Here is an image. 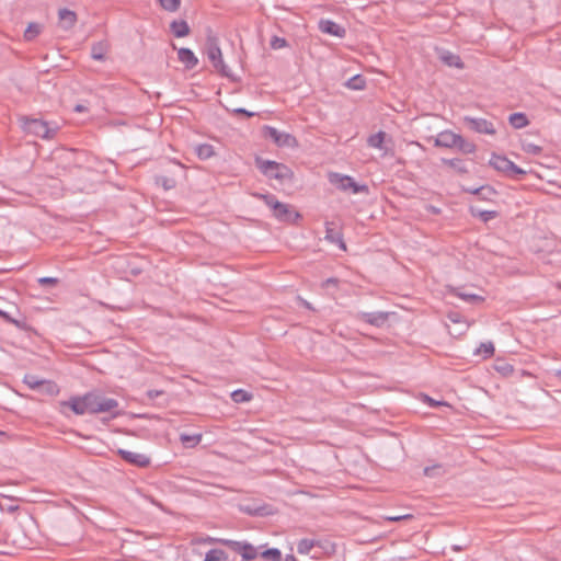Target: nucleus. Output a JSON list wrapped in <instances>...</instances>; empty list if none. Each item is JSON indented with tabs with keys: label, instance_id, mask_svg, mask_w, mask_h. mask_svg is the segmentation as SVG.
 <instances>
[{
	"label": "nucleus",
	"instance_id": "1",
	"mask_svg": "<svg viewBox=\"0 0 561 561\" xmlns=\"http://www.w3.org/2000/svg\"><path fill=\"white\" fill-rule=\"evenodd\" d=\"M254 196L262 199L280 222L297 224L301 219V215L293 206L279 202L273 194L255 193Z\"/></svg>",
	"mask_w": 561,
	"mask_h": 561
},
{
	"label": "nucleus",
	"instance_id": "2",
	"mask_svg": "<svg viewBox=\"0 0 561 561\" xmlns=\"http://www.w3.org/2000/svg\"><path fill=\"white\" fill-rule=\"evenodd\" d=\"M20 123L24 133L42 139L54 138L58 130V126L56 124H51L41 118L22 116L20 118Z\"/></svg>",
	"mask_w": 561,
	"mask_h": 561
},
{
	"label": "nucleus",
	"instance_id": "3",
	"mask_svg": "<svg viewBox=\"0 0 561 561\" xmlns=\"http://www.w3.org/2000/svg\"><path fill=\"white\" fill-rule=\"evenodd\" d=\"M255 163L257 169L268 179H275L284 183L290 182L294 178L291 169L284 163L273 160H263L261 158H256Z\"/></svg>",
	"mask_w": 561,
	"mask_h": 561
},
{
	"label": "nucleus",
	"instance_id": "4",
	"mask_svg": "<svg viewBox=\"0 0 561 561\" xmlns=\"http://www.w3.org/2000/svg\"><path fill=\"white\" fill-rule=\"evenodd\" d=\"M206 55L214 68L226 78H229L231 81H238L230 71V68L225 64L222 59L221 49L218 44V39L215 36H208L206 41Z\"/></svg>",
	"mask_w": 561,
	"mask_h": 561
},
{
	"label": "nucleus",
	"instance_id": "5",
	"mask_svg": "<svg viewBox=\"0 0 561 561\" xmlns=\"http://www.w3.org/2000/svg\"><path fill=\"white\" fill-rule=\"evenodd\" d=\"M87 401L90 414L111 412L118 407V401L114 398H107L100 392H88Z\"/></svg>",
	"mask_w": 561,
	"mask_h": 561
},
{
	"label": "nucleus",
	"instance_id": "6",
	"mask_svg": "<svg viewBox=\"0 0 561 561\" xmlns=\"http://www.w3.org/2000/svg\"><path fill=\"white\" fill-rule=\"evenodd\" d=\"M330 182L332 184H335L336 187L341 191H352V193L357 194L360 192H366L367 186L366 185H359L357 184L352 176L348 175H342L339 173H332L330 175Z\"/></svg>",
	"mask_w": 561,
	"mask_h": 561
},
{
	"label": "nucleus",
	"instance_id": "7",
	"mask_svg": "<svg viewBox=\"0 0 561 561\" xmlns=\"http://www.w3.org/2000/svg\"><path fill=\"white\" fill-rule=\"evenodd\" d=\"M463 123L469 129L478 134L494 135L496 133L493 123L482 117L465 116Z\"/></svg>",
	"mask_w": 561,
	"mask_h": 561
},
{
	"label": "nucleus",
	"instance_id": "8",
	"mask_svg": "<svg viewBox=\"0 0 561 561\" xmlns=\"http://www.w3.org/2000/svg\"><path fill=\"white\" fill-rule=\"evenodd\" d=\"M264 136L272 139L278 147H293L297 142L293 135L282 133L272 126H264Z\"/></svg>",
	"mask_w": 561,
	"mask_h": 561
},
{
	"label": "nucleus",
	"instance_id": "9",
	"mask_svg": "<svg viewBox=\"0 0 561 561\" xmlns=\"http://www.w3.org/2000/svg\"><path fill=\"white\" fill-rule=\"evenodd\" d=\"M117 454L124 461L133 466L146 468L150 465V458L145 454L134 453L122 448L117 450Z\"/></svg>",
	"mask_w": 561,
	"mask_h": 561
},
{
	"label": "nucleus",
	"instance_id": "10",
	"mask_svg": "<svg viewBox=\"0 0 561 561\" xmlns=\"http://www.w3.org/2000/svg\"><path fill=\"white\" fill-rule=\"evenodd\" d=\"M61 404L70 408L77 415L90 414L87 393L81 397H71L68 401H64Z\"/></svg>",
	"mask_w": 561,
	"mask_h": 561
},
{
	"label": "nucleus",
	"instance_id": "11",
	"mask_svg": "<svg viewBox=\"0 0 561 561\" xmlns=\"http://www.w3.org/2000/svg\"><path fill=\"white\" fill-rule=\"evenodd\" d=\"M319 30L322 33L330 34L339 38H343L346 35V30L342 25L329 19H322L319 21Z\"/></svg>",
	"mask_w": 561,
	"mask_h": 561
},
{
	"label": "nucleus",
	"instance_id": "12",
	"mask_svg": "<svg viewBox=\"0 0 561 561\" xmlns=\"http://www.w3.org/2000/svg\"><path fill=\"white\" fill-rule=\"evenodd\" d=\"M388 316H389L388 312L374 311V312H360L358 314V318L362 321L369 323L371 325L381 327L388 320Z\"/></svg>",
	"mask_w": 561,
	"mask_h": 561
},
{
	"label": "nucleus",
	"instance_id": "13",
	"mask_svg": "<svg viewBox=\"0 0 561 561\" xmlns=\"http://www.w3.org/2000/svg\"><path fill=\"white\" fill-rule=\"evenodd\" d=\"M325 240L336 244L341 250H346V244L343 240V234L340 230L333 227V222H325Z\"/></svg>",
	"mask_w": 561,
	"mask_h": 561
},
{
	"label": "nucleus",
	"instance_id": "14",
	"mask_svg": "<svg viewBox=\"0 0 561 561\" xmlns=\"http://www.w3.org/2000/svg\"><path fill=\"white\" fill-rule=\"evenodd\" d=\"M457 139H460V135L455 134L450 130H445L438 134L435 139L436 147L454 148L457 145Z\"/></svg>",
	"mask_w": 561,
	"mask_h": 561
},
{
	"label": "nucleus",
	"instance_id": "15",
	"mask_svg": "<svg viewBox=\"0 0 561 561\" xmlns=\"http://www.w3.org/2000/svg\"><path fill=\"white\" fill-rule=\"evenodd\" d=\"M489 163L496 171L507 175V173H510V168H512L513 161H511L505 156L492 153Z\"/></svg>",
	"mask_w": 561,
	"mask_h": 561
},
{
	"label": "nucleus",
	"instance_id": "16",
	"mask_svg": "<svg viewBox=\"0 0 561 561\" xmlns=\"http://www.w3.org/2000/svg\"><path fill=\"white\" fill-rule=\"evenodd\" d=\"M58 18L59 25L65 31L71 30L77 22V13L66 8L58 11Z\"/></svg>",
	"mask_w": 561,
	"mask_h": 561
},
{
	"label": "nucleus",
	"instance_id": "17",
	"mask_svg": "<svg viewBox=\"0 0 561 561\" xmlns=\"http://www.w3.org/2000/svg\"><path fill=\"white\" fill-rule=\"evenodd\" d=\"M178 58L188 70L194 69L198 64L197 57L190 48H180L178 50Z\"/></svg>",
	"mask_w": 561,
	"mask_h": 561
},
{
	"label": "nucleus",
	"instance_id": "18",
	"mask_svg": "<svg viewBox=\"0 0 561 561\" xmlns=\"http://www.w3.org/2000/svg\"><path fill=\"white\" fill-rule=\"evenodd\" d=\"M110 45L107 41H100L92 45L91 47V58L94 60L103 61L105 59V55L108 51Z\"/></svg>",
	"mask_w": 561,
	"mask_h": 561
},
{
	"label": "nucleus",
	"instance_id": "19",
	"mask_svg": "<svg viewBox=\"0 0 561 561\" xmlns=\"http://www.w3.org/2000/svg\"><path fill=\"white\" fill-rule=\"evenodd\" d=\"M170 28L175 37H184L190 34V26L184 20H174L170 24Z\"/></svg>",
	"mask_w": 561,
	"mask_h": 561
},
{
	"label": "nucleus",
	"instance_id": "20",
	"mask_svg": "<svg viewBox=\"0 0 561 561\" xmlns=\"http://www.w3.org/2000/svg\"><path fill=\"white\" fill-rule=\"evenodd\" d=\"M440 59L445 65L449 67H455L459 69L463 68V62L461 58L458 55H455L450 51H445L444 54H442Z\"/></svg>",
	"mask_w": 561,
	"mask_h": 561
},
{
	"label": "nucleus",
	"instance_id": "21",
	"mask_svg": "<svg viewBox=\"0 0 561 561\" xmlns=\"http://www.w3.org/2000/svg\"><path fill=\"white\" fill-rule=\"evenodd\" d=\"M38 391H41L43 394L55 397L59 393V387L53 380L43 379Z\"/></svg>",
	"mask_w": 561,
	"mask_h": 561
},
{
	"label": "nucleus",
	"instance_id": "22",
	"mask_svg": "<svg viewBox=\"0 0 561 561\" xmlns=\"http://www.w3.org/2000/svg\"><path fill=\"white\" fill-rule=\"evenodd\" d=\"M447 319L455 323V324H460L461 328L460 330L458 331V334H462L467 331V329L469 328V324L467 323L466 319L463 316H461L459 312L457 311H451L447 314Z\"/></svg>",
	"mask_w": 561,
	"mask_h": 561
},
{
	"label": "nucleus",
	"instance_id": "23",
	"mask_svg": "<svg viewBox=\"0 0 561 561\" xmlns=\"http://www.w3.org/2000/svg\"><path fill=\"white\" fill-rule=\"evenodd\" d=\"M316 546H319L320 547V541L318 540H313V539H308V538H304V539H300L297 543V551L298 553L300 554H308L311 549Z\"/></svg>",
	"mask_w": 561,
	"mask_h": 561
},
{
	"label": "nucleus",
	"instance_id": "24",
	"mask_svg": "<svg viewBox=\"0 0 561 561\" xmlns=\"http://www.w3.org/2000/svg\"><path fill=\"white\" fill-rule=\"evenodd\" d=\"M508 122L516 129L526 127L529 124V121L524 113L511 114L508 117Z\"/></svg>",
	"mask_w": 561,
	"mask_h": 561
},
{
	"label": "nucleus",
	"instance_id": "25",
	"mask_svg": "<svg viewBox=\"0 0 561 561\" xmlns=\"http://www.w3.org/2000/svg\"><path fill=\"white\" fill-rule=\"evenodd\" d=\"M194 151L201 160H207L215 154L214 147L209 144L197 145Z\"/></svg>",
	"mask_w": 561,
	"mask_h": 561
},
{
	"label": "nucleus",
	"instance_id": "26",
	"mask_svg": "<svg viewBox=\"0 0 561 561\" xmlns=\"http://www.w3.org/2000/svg\"><path fill=\"white\" fill-rule=\"evenodd\" d=\"M242 560L243 561H252L260 556L259 549L253 545L245 542L242 545Z\"/></svg>",
	"mask_w": 561,
	"mask_h": 561
},
{
	"label": "nucleus",
	"instance_id": "27",
	"mask_svg": "<svg viewBox=\"0 0 561 561\" xmlns=\"http://www.w3.org/2000/svg\"><path fill=\"white\" fill-rule=\"evenodd\" d=\"M180 440L186 448H193L196 445H198L199 442L202 440V434L190 435V434L183 433L180 435Z\"/></svg>",
	"mask_w": 561,
	"mask_h": 561
},
{
	"label": "nucleus",
	"instance_id": "28",
	"mask_svg": "<svg viewBox=\"0 0 561 561\" xmlns=\"http://www.w3.org/2000/svg\"><path fill=\"white\" fill-rule=\"evenodd\" d=\"M467 192L477 195L480 199H489L492 195L495 194L493 187L489 185L480 186L478 188H468Z\"/></svg>",
	"mask_w": 561,
	"mask_h": 561
},
{
	"label": "nucleus",
	"instance_id": "29",
	"mask_svg": "<svg viewBox=\"0 0 561 561\" xmlns=\"http://www.w3.org/2000/svg\"><path fill=\"white\" fill-rule=\"evenodd\" d=\"M470 213L473 217H479L483 222H488L497 216L495 210H479L474 206L470 207Z\"/></svg>",
	"mask_w": 561,
	"mask_h": 561
},
{
	"label": "nucleus",
	"instance_id": "30",
	"mask_svg": "<svg viewBox=\"0 0 561 561\" xmlns=\"http://www.w3.org/2000/svg\"><path fill=\"white\" fill-rule=\"evenodd\" d=\"M228 553L222 549H210L206 554L204 561H227Z\"/></svg>",
	"mask_w": 561,
	"mask_h": 561
},
{
	"label": "nucleus",
	"instance_id": "31",
	"mask_svg": "<svg viewBox=\"0 0 561 561\" xmlns=\"http://www.w3.org/2000/svg\"><path fill=\"white\" fill-rule=\"evenodd\" d=\"M494 369L504 377L511 376L514 373L513 365L503 359H497L495 362Z\"/></svg>",
	"mask_w": 561,
	"mask_h": 561
},
{
	"label": "nucleus",
	"instance_id": "32",
	"mask_svg": "<svg viewBox=\"0 0 561 561\" xmlns=\"http://www.w3.org/2000/svg\"><path fill=\"white\" fill-rule=\"evenodd\" d=\"M385 137H386L385 131H378L368 137L367 144L371 148L382 149V144L385 141Z\"/></svg>",
	"mask_w": 561,
	"mask_h": 561
},
{
	"label": "nucleus",
	"instance_id": "33",
	"mask_svg": "<svg viewBox=\"0 0 561 561\" xmlns=\"http://www.w3.org/2000/svg\"><path fill=\"white\" fill-rule=\"evenodd\" d=\"M156 183L161 185L165 191L172 190L176 185V180L173 176L168 175H157Z\"/></svg>",
	"mask_w": 561,
	"mask_h": 561
},
{
	"label": "nucleus",
	"instance_id": "34",
	"mask_svg": "<svg viewBox=\"0 0 561 561\" xmlns=\"http://www.w3.org/2000/svg\"><path fill=\"white\" fill-rule=\"evenodd\" d=\"M42 32V25L38 23H30L24 32V39L27 42L33 41Z\"/></svg>",
	"mask_w": 561,
	"mask_h": 561
},
{
	"label": "nucleus",
	"instance_id": "35",
	"mask_svg": "<svg viewBox=\"0 0 561 561\" xmlns=\"http://www.w3.org/2000/svg\"><path fill=\"white\" fill-rule=\"evenodd\" d=\"M454 294L467 302H482L484 300V298L479 295L470 294L459 288L456 289Z\"/></svg>",
	"mask_w": 561,
	"mask_h": 561
},
{
	"label": "nucleus",
	"instance_id": "36",
	"mask_svg": "<svg viewBox=\"0 0 561 561\" xmlns=\"http://www.w3.org/2000/svg\"><path fill=\"white\" fill-rule=\"evenodd\" d=\"M456 148L463 153H473L477 150V146L472 141L466 140L462 136L457 139Z\"/></svg>",
	"mask_w": 561,
	"mask_h": 561
},
{
	"label": "nucleus",
	"instance_id": "37",
	"mask_svg": "<svg viewBox=\"0 0 561 561\" xmlns=\"http://www.w3.org/2000/svg\"><path fill=\"white\" fill-rule=\"evenodd\" d=\"M476 354L481 355L483 358H489L494 354V344L492 342L481 343L477 348Z\"/></svg>",
	"mask_w": 561,
	"mask_h": 561
},
{
	"label": "nucleus",
	"instance_id": "38",
	"mask_svg": "<svg viewBox=\"0 0 561 561\" xmlns=\"http://www.w3.org/2000/svg\"><path fill=\"white\" fill-rule=\"evenodd\" d=\"M260 557L268 561H282V552L277 548H270L260 552Z\"/></svg>",
	"mask_w": 561,
	"mask_h": 561
},
{
	"label": "nucleus",
	"instance_id": "39",
	"mask_svg": "<svg viewBox=\"0 0 561 561\" xmlns=\"http://www.w3.org/2000/svg\"><path fill=\"white\" fill-rule=\"evenodd\" d=\"M346 85L353 90H363L366 85V80L362 76L356 75L348 79Z\"/></svg>",
	"mask_w": 561,
	"mask_h": 561
},
{
	"label": "nucleus",
	"instance_id": "40",
	"mask_svg": "<svg viewBox=\"0 0 561 561\" xmlns=\"http://www.w3.org/2000/svg\"><path fill=\"white\" fill-rule=\"evenodd\" d=\"M444 163L449 165L450 168L455 169L459 173L468 172V169H467L463 160H461V159L455 158V159L444 160Z\"/></svg>",
	"mask_w": 561,
	"mask_h": 561
},
{
	"label": "nucleus",
	"instance_id": "41",
	"mask_svg": "<svg viewBox=\"0 0 561 561\" xmlns=\"http://www.w3.org/2000/svg\"><path fill=\"white\" fill-rule=\"evenodd\" d=\"M231 399L236 402V403H243V402H248L252 399V394H250L248 391L245 390H242V389H238V390H234L232 393H231Z\"/></svg>",
	"mask_w": 561,
	"mask_h": 561
},
{
	"label": "nucleus",
	"instance_id": "42",
	"mask_svg": "<svg viewBox=\"0 0 561 561\" xmlns=\"http://www.w3.org/2000/svg\"><path fill=\"white\" fill-rule=\"evenodd\" d=\"M43 379L32 374H26L23 378V382L33 390H38Z\"/></svg>",
	"mask_w": 561,
	"mask_h": 561
},
{
	"label": "nucleus",
	"instance_id": "43",
	"mask_svg": "<svg viewBox=\"0 0 561 561\" xmlns=\"http://www.w3.org/2000/svg\"><path fill=\"white\" fill-rule=\"evenodd\" d=\"M160 5L169 12H175L180 9L181 0H157Z\"/></svg>",
	"mask_w": 561,
	"mask_h": 561
},
{
	"label": "nucleus",
	"instance_id": "44",
	"mask_svg": "<svg viewBox=\"0 0 561 561\" xmlns=\"http://www.w3.org/2000/svg\"><path fill=\"white\" fill-rule=\"evenodd\" d=\"M245 541H237L231 539H225L224 541H220V545L228 547L232 551L242 554V545H244Z\"/></svg>",
	"mask_w": 561,
	"mask_h": 561
},
{
	"label": "nucleus",
	"instance_id": "45",
	"mask_svg": "<svg viewBox=\"0 0 561 561\" xmlns=\"http://www.w3.org/2000/svg\"><path fill=\"white\" fill-rule=\"evenodd\" d=\"M522 149L526 153H530V154H535V156L541 153V151H542V148L540 146L528 142L527 140H522Z\"/></svg>",
	"mask_w": 561,
	"mask_h": 561
},
{
	"label": "nucleus",
	"instance_id": "46",
	"mask_svg": "<svg viewBox=\"0 0 561 561\" xmlns=\"http://www.w3.org/2000/svg\"><path fill=\"white\" fill-rule=\"evenodd\" d=\"M220 541H224V538H215L210 536L199 537L194 540V542L198 545H214L220 543Z\"/></svg>",
	"mask_w": 561,
	"mask_h": 561
},
{
	"label": "nucleus",
	"instance_id": "47",
	"mask_svg": "<svg viewBox=\"0 0 561 561\" xmlns=\"http://www.w3.org/2000/svg\"><path fill=\"white\" fill-rule=\"evenodd\" d=\"M273 49H280L288 45L287 41L283 37L273 36L270 43Z\"/></svg>",
	"mask_w": 561,
	"mask_h": 561
},
{
	"label": "nucleus",
	"instance_id": "48",
	"mask_svg": "<svg viewBox=\"0 0 561 561\" xmlns=\"http://www.w3.org/2000/svg\"><path fill=\"white\" fill-rule=\"evenodd\" d=\"M525 174H526V171L513 162L512 168H510V173H507L506 176L512 178V179H518L520 175H525Z\"/></svg>",
	"mask_w": 561,
	"mask_h": 561
},
{
	"label": "nucleus",
	"instance_id": "49",
	"mask_svg": "<svg viewBox=\"0 0 561 561\" xmlns=\"http://www.w3.org/2000/svg\"><path fill=\"white\" fill-rule=\"evenodd\" d=\"M442 472V466L440 465H434L428 466L424 468V474L426 477H435L438 476Z\"/></svg>",
	"mask_w": 561,
	"mask_h": 561
},
{
	"label": "nucleus",
	"instance_id": "50",
	"mask_svg": "<svg viewBox=\"0 0 561 561\" xmlns=\"http://www.w3.org/2000/svg\"><path fill=\"white\" fill-rule=\"evenodd\" d=\"M59 283V279L56 277H41L38 279V284L42 286H56Z\"/></svg>",
	"mask_w": 561,
	"mask_h": 561
},
{
	"label": "nucleus",
	"instance_id": "51",
	"mask_svg": "<svg viewBox=\"0 0 561 561\" xmlns=\"http://www.w3.org/2000/svg\"><path fill=\"white\" fill-rule=\"evenodd\" d=\"M0 318H2L5 322L14 324L18 328H21L20 321L13 319L8 312L0 309Z\"/></svg>",
	"mask_w": 561,
	"mask_h": 561
},
{
	"label": "nucleus",
	"instance_id": "52",
	"mask_svg": "<svg viewBox=\"0 0 561 561\" xmlns=\"http://www.w3.org/2000/svg\"><path fill=\"white\" fill-rule=\"evenodd\" d=\"M233 114L236 115H244L247 117H253L255 115V113L253 112H249L248 110L243 108V107H238V108H234L233 111Z\"/></svg>",
	"mask_w": 561,
	"mask_h": 561
},
{
	"label": "nucleus",
	"instance_id": "53",
	"mask_svg": "<svg viewBox=\"0 0 561 561\" xmlns=\"http://www.w3.org/2000/svg\"><path fill=\"white\" fill-rule=\"evenodd\" d=\"M164 392L162 390H149L147 396L149 399H157L159 396H162Z\"/></svg>",
	"mask_w": 561,
	"mask_h": 561
},
{
	"label": "nucleus",
	"instance_id": "54",
	"mask_svg": "<svg viewBox=\"0 0 561 561\" xmlns=\"http://www.w3.org/2000/svg\"><path fill=\"white\" fill-rule=\"evenodd\" d=\"M339 283V280L334 277H331V278H328L323 282V287H328L329 285H334L336 286Z\"/></svg>",
	"mask_w": 561,
	"mask_h": 561
},
{
	"label": "nucleus",
	"instance_id": "55",
	"mask_svg": "<svg viewBox=\"0 0 561 561\" xmlns=\"http://www.w3.org/2000/svg\"><path fill=\"white\" fill-rule=\"evenodd\" d=\"M75 112L84 113V112H88V107L85 105H82V104H77L75 106Z\"/></svg>",
	"mask_w": 561,
	"mask_h": 561
},
{
	"label": "nucleus",
	"instance_id": "56",
	"mask_svg": "<svg viewBox=\"0 0 561 561\" xmlns=\"http://www.w3.org/2000/svg\"><path fill=\"white\" fill-rule=\"evenodd\" d=\"M409 517H410V515L392 516V517H388V519L391 520V522H398V520L405 519V518H409Z\"/></svg>",
	"mask_w": 561,
	"mask_h": 561
},
{
	"label": "nucleus",
	"instance_id": "57",
	"mask_svg": "<svg viewBox=\"0 0 561 561\" xmlns=\"http://www.w3.org/2000/svg\"><path fill=\"white\" fill-rule=\"evenodd\" d=\"M301 304H302L304 307H306L308 309H312L311 305L308 301L301 299Z\"/></svg>",
	"mask_w": 561,
	"mask_h": 561
},
{
	"label": "nucleus",
	"instance_id": "58",
	"mask_svg": "<svg viewBox=\"0 0 561 561\" xmlns=\"http://www.w3.org/2000/svg\"><path fill=\"white\" fill-rule=\"evenodd\" d=\"M285 561H298V560L294 556L288 554V556H286Z\"/></svg>",
	"mask_w": 561,
	"mask_h": 561
},
{
	"label": "nucleus",
	"instance_id": "59",
	"mask_svg": "<svg viewBox=\"0 0 561 561\" xmlns=\"http://www.w3.org/2000/svg\"><path fill=\"white\" fill-rule=\"evenodd\" d=\"M451 549L454 551H461L463 548L461 546L454 545V546H451Z\"/></svg>",
	"mask_w": 561,
	"mask_h": 561
},
{
	"label": "nucleus",
	"instance_id": "60",
	"mask_svg": "<svg viewBox=\"0 0 561 561\" xmlns=\"http://www.w3.org/2000/svg\"><path fill=\"white\" fill-rule=\"evenodd\" d=\"M558 374L561 375V370Z\"/></svg>",
	"mask_w": 561,
	"mask_h": 561
}]
</instances>
